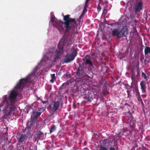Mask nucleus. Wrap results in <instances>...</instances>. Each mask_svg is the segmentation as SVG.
<instances>
[{
  "mask_svg": "<svg viewBox=\"0 0 150 150\" xmlns=\"http://www.w3.org/2000/svg\"><path fill=\"white\" fill-rule=\"evenodd\" d=\"M94 97L93 92L91 91L88 90L86 91L85 94L83 95V98L87 102H90L93 100Z\"/></svg>",
  "mask_w": 150,
  "mask_h": 150,
  "instance_id": "6",
  "label": "nucleus"
},
{
  "mask_svg": "<svg viewBox=\"0 0 150 150\" xmlns=\"http://www.w3.org/2000/svg\"><path fill=\"white\" fill-rule=\"evenodd\" d=\"M56 127L55 125H53L52 126H51L50 129V134H51L52 132L55 131L56 130Z\"/></svg>",
  "mask_w": 150,
  "mask_h": 150,
  "instance_id": "18",
  "label": "nucleus"
},
{
  "mask_svg": "<svg viewBox=\"0 0 150 150\" xmlns=\"http://www.w3.org/2000/svg\"><path fill=\"white\" fill-rule=\"evenodd\" d=\"M59 106V103L58 101H54L51 103L49 106L50 116L54 115V113L57 110Z\"/></svg>",
  "mask_w": 150,
  "mask_h": 150,
  "instance_id": "5",
  "label": "nucleus"
},
{
  "mask_svg": "<svg viewBox=\"0 0 150 150\" xmlns=\"http://www.w3.org/2000/svg\"><path fill=\"white\" fill-rule=\"evenodd\" d=\"M127 29L126 26L123 27L119 31L118 38L123 37L127 34Z\"/></svg>",
  "mask_w": 150,
  "mask_h": 150,
  "instance_id": "11",
  "label": "nucleus"
},
{
  "mask_svg": "<svg viewBox=\"0 0 150 150\" xmlns=\"http://www.w3.org/2000/svg\"><path fill=\"white\" fill-rule=\"evenodd\" d=\"M76 75L78 78L82 79H88L90 76L87 75L84 70V67L79 64L77 71Z\"/></svg>",
  "mask_w": 150,
  "mask_h": 150,
  "instance_id": "3",
  "label": "nucleus"
},
{
  "mask_svg": "<svg viewBox=\"0 0 150 150\" xmlns=\"http://www.w3.org/2000/svg\"><path fill=\"white\" fill-rule=\"evenodd\" d=\"M100 150H108V149L104 146H103L102 145L100 146Z\"/></svg>",
  "mask_w": 150,
  "mask_h": 150,
  "instance_id": "24",
  "label": "nucleus"
},
{
  "mask_svg": "<svg viewBox=\"0 0 150 150\" xmlns=\"http://www.w3.org/2000/svg\"><path fill=\"white\" fill-rule=\"evenodd\" d=\"M83 16H84V14L83 13H82L80 16L79 17V18L80 19H81V18H83Z\"/></svg>",
  "mask_w": 150,
  "mask_h": 150,
  "instance_id": "32",
  "label": "nucleus"
},
{
  "mask_svg": "<svg viewBox=\"0 0 150 150\" xmlns=\"http://www.w3.org/2000/svg\"><path fill=\"white\" fill-rule=\"evenodd\" d=\"M30 131L29 132H28V133H27V136H29V137H30L31 136V135H30Z\"/></svg>",
  "mask_w": 150,
  "mask_h": 150,
  "instance_id": "37",
  "label": "nucleus"
},
{
  "mask_svg": "<svg viewBox=\"0 0 150 150\" xmlns=\"http://www.w3.org/2000/svg\"><path fill=\"white\" fill-rule=\"evenodd\" d=\"M34 75L33 74H29L25 78H23L20 80L19 82L15 86V88L20 89H22L24 87L25 85L27 83H30L33 80Z\"/></svg>",
  "mask_w": 150,
  "mask_h": 150,
  "instance_id": "2",
  "label": "nucleus"
},
{
  "mask_svg": "<svg viewBox=\"0 0 150 150\" xmlns=\"http://www.w3.org/2000/svg\"><path fill=\"white\" fill-rule=\"evenodd\" d=\"M135 146H137V144H136L135 145Z\"/></svg>",
  "mask_w": 150,
  "mask_h": 150,
  "instance_id": "41",
  "label": "nucleus"
},
{
  "mask_svg": "<svg viewBox=\"0 0 150 150\" xmlns=\"http://www.w3.org/2000/svg\"><path fill=\"white\" fill-rule=\"evenodd\" d=\"M142 76L144 79H146L147 76L146 74L143 72H142Z\"/></svg>",
  "mask_w": 150,
  "mask_h": 150,
  "instance_id": "28",
  "label": "nucleus"
},
{
  "mask_svg": "<svg viewBox=\"0 0 150 150\" xmlns=\"http://www.w3.org/2000/svg\"><path fill=\"white\" fill-rule=\"evenodd\" d=\"M73 108L74 109H76V104L75 103H73Z\"/></svg>",
  "mask_w": 150,
  "mask_h": 150,
  "instance_id": "34",
  "label": "nucleus"
},
{
  "mask_svg": "<svg viewBox=\"0 0 150 150\" xmlns=\"http://www.w3.org/2000/svg\"><path fill=\"white\" fill-rule=\"evenodd\" d=\"M18 142H19L22 143L26 140L27 138V136L26 134L20 135L16 137Z\"/></svg>",
  "mask_w": 150,
  "mask_h": 150,
  "instance_id": "12",
  "label": "nucleus"
},
{
  "mask_svg": "<svg viewBox=\"0 0 150 150\" xmlns=\"http://www.w3.org/2000/svg\"><path fill=\"white\" fill-rule=\"evenodd\" d=\"M85 59H86V57L85 58V59L83 58V61H85Z\"/></svg>",
  "mask_w": 150,
  "mask_h": 150,
  "instance_id": "39",
  "label": "nucleus"
},
{
  "mask_svg": "<svg viewBox=\"0 0 150 150\" xmlns=\"http://www.w3.org/2000/svg\"><path fill=\"white\" fill-rule=\"evenodd\" d=\"M148 90L150 92V87H149L148 88Z\"/></svg>",
  "mask_w": 150,
  "mask_h": 150,
  "instance_id": "38",
  "label": "nucleus"
},
{
  "mask_svg": "<svg viewBox=\"0 0 150 150\" xmlns=\"http://www.w3.org/2000/svg\"><path fill=\"white\" fill-rule=\"evenodd\" d=\"M119 29H114L112 31V35L113 36H116L118 38Z\"/></svg>",
  "mask_w": 150,
  "mask_h": 150,
  "instance_id": "14",
  "label": "nucleus"
},
{
  "mask_svg": "<svg viewBox=\"0 0 150 150\" xmlns=\"http://www.w3.org/2000/svg\"><path fill=\"white\" fill-rule=\"evenodd\" d=\"M137 98L139 101H140L141 103H143V102L142 100V99L141 98L140 96L137 97Z\"/></svg>",
  "mask_w": 150,
  "mask_h": 150,
  "instance_id": "27",
  "label": "nucleus"
},
{
  "mask_svg": "<svg viewBox=\"0 0 150 150\" xmlns=\"http://www.w3.org/2000/svg\"><path fill=\"white\" fill-rule=\"evenodd\" d=\"M142 92L145 93L146 92V84L144 81H142L140 83Z\"/></svg>",
  "mask_w": 150,
  "mask_h": 150,
  "instance_id": "13",
  "label": "nucleus"
},
{
  "mask_svg": "<svg viewBox=\"0 0 150 150\" xmlns=\"http://www.w3.org/2000/svg\"><path fill=\"white\" fill-rule=\"evenodd\" d=\"M134 9L135 13L140 12L143 9L142 3L139 2L137 3L134 5Z\"/></svg>",
  "mask_w": 150,
  "mask_h": 150,
  "instance_id": "8",
  "label": "nucleus"
},
{
  "mask_svg": "<svg viewBox=\"0 0 150 150\" xmlns=\"http://www.w3.org/2000/svg\"><path fill=\"white\" fill-rule=\"evenodd\" d=\"M51 76L52 79H55V74H53L51 75Z\"/></svg>",
  "mask_w": 150,
  "mask_h": 150,
  "instance_id": "31",
  "label": "nucleus"
},
{
  "mask_svg": "<svg viewBox=\"0 0 150 150\" xmlns=\"http://www.w3.org/2000/svg\"><path fill=\"white\" fill-rule=\"evenodd\" d=\"M33 104H31V105H29L27 106V112H28L29 111L32 110V112L34 111V110H36V109H34L33 108Z\"/></svg>",
  "mask_w": 150,
  "mask_h": 150,
  "instance_id": "16",
  "label": "nucleus"
},
{
  "mask_svg": "<svg viewBox=\"0 0 150 150\" xmlns=\"http://www.w3.org/2000/svg\"><path fill=\"white\" fill-rule=\"evenodd\" d=\"M34 137L36 139L38 140H41L44 139V134L42 132L38 131L35 134Z\"/></svg>",
  "mask_w": 150,
  "mask_h": 150,
  "instance_id": "9",
  "label": "nucleus"
},
{
  "mask_svg": "<svg viewBox=\"0 0 150 150\" xmlns=\"http://www.w3.org/2000/svg\"><path fill=\"white\" fill-rule=\"evenodd\" d=\"M149 53L150 54V47H145L144 50V53L145 55H147Z\"/></svg>",
  "mask_w": 150,
  "mask_h": 150,
  "instance_id": "17",
  "label": "nucleus"
},
{
  "mask_svg": "<svg viewBox=\"0 0 150 150\" xmlns=\"http://www.w3.org/2000/svg\"><path fill=\"white\" fill-rule=\"evenodd\" d=\"M129 117H130L131 119L129 123L130 127L134 129L136 126V119L134 117L131 113L129 114Z\"/></svg>",
  "mask_w": 150,
  "mask_h": 150,
  "instance_id": "7",
  "label": "nucleus"
},
{
  "mask_svg": "<svg viewBox=\"0 0 150 150\" xmlns=\"http://www.w3.org/2000/svg\"><path fill=\"white\" fill-rule=\"evenodd\" d=\"M125 105L126 106L127 108H128L129 109L132 108V106L127 103H125Z\"/></svg>",
  "mask_w": 150,
  "mask_h": 150,
  "instance_id": "26",
  "label": "nucleus"
},
{
  "mask_svg": "<svg viewBox=\"0 0 150 150\" xmlns=\"http://www.w3.org/2000/svg\"><path fill=\"white\" fill-rule=\"evenodd\" d=\"M117 24L116 23H109V24H108V25H110L111 26H113L114 25H117Z\"/></svg>",
  "mask_w": 150,
  "mask_h": 150,
  "instance_id": "33",
  "label": "nucleus"
},
{
  "mask_svg": "<svg viewBox=\"0 0 150 150\" xmlns=\"http://www.w3.org/2000/svg\"><path fill=\"white\" fill-rule=\"evenodd\" d=\"M105 39L108 42H110L112 40V38L111 37L109 36L106 37L105 38Z\"/></svg>",
  "mask_w": 150,
  "mask_h": 150,
  "instance_id": "22",
  "label": "nucleus"
},
{
  "mask_svg": "<svg viewBox=\"0 0 150 150\" xmlns=\"http://www.w3.org/2000/svg\"><path fill=\"white\" fill-rule=\"evenodd\" d=\"M18 150H24V145H22L21 146L18 148Z\"/></svg>",
  "mask_w": 150,
  "mask_h": 150,
  "instance_id": "29",
  "label": "nucleus"
},
{
  "mask_svg": "<svg viewBox=\"0 0 150 150\" xmlns=\"http://www.w3.org/2000/svg\"><path fill=\"white\" fill-rule=\"evenodd\" d=\"M85 64H88L90 67H93V65L91 61L88 59H86L85 62Z\"/></svg>",
  "mask_w": 150,
  "mask_h": 150,
  "instance_id": "15",
  "label": "nucleus"
},
{
  "mask_svg": "<svg viewBox=\"0 0 150 150\" xmlns=\"http://www.w3.org/2000/svg\"><path fill=\"white\" fill-rule=\"evenodd\" d=\"M100 1H99L98 7H97V9L98 11H99L101 10V7L100 6Z\"/></svg>",
  "mask_w": 150,
  "mask_h": 150,
  "instance_id": "25",
  "label": "nucleus"
},
{
  "mask_svg": "<svg viewBox=\"0 0 150 150\" xmlns=\"http://www.w3.org/2000/svg\"><path fill=\"white\" fill-rule=\"evenodd\" d=\"M87 56H88V55H86V57Z\"/></svg>",
  "mask_w": 150,
  "mask_h": 150,
  "instance_id": "42",
  "label": "nucleus"
},
{
  "mask_svg": "<svg viewBox=\"0 0 150 150\" xmlns=\"http://www.w3.org/2000/svg\"><path fill=\"white\" fill-rule=\"evenodd\" d=\"M55 79H51L50 80V82L52 83H53L54 82V80H55Z\"/></svg>",
  "mask_w": 150,
  "mask_h": 150,
  "instance_id": "35",
  "label": "nucleus"
},
{
  "mask_svg": "<svg viewBox=\"0 0 150 150\" xmlns=\"http://www.w3.org/2000/svg\"><path fill=\"white\" fill-rule=\"evenodd\" d=\"M77 50L76 49L73 48L69 54L67 53L64 58L63 62L68 63L73 61L77 55Z\"/></svg>",
  "mask_w": 150,
  "mask_h": 150,
  "instance_id": "4",
  "label": "nucleus"
},
{
  "mask_svg": "<svg viewBox=\"0 0 150 150\" xmlns=\"http://www.w3.org/2000/svg\"><path fill=\"white\" fill-rule=\"evenodd\" d=\"M135 92L136 93V95L137 98L140 96V93L138 89L137 88L135 89Z\"/></svg>",
  "mask_w": 150,
  "mask_h": 150,
  "instance_id": "23",
  "label": "nucleus"
},
{
  "mask_svg": "<svg viewBox=\"0 0 150 150\" xmlns=\"http://www.w3.org/2000/svg\"><path fill=\"white\" fill-rule=\"evenodd\" d=\"M34 110V111L31 112V113L32 114V115L31 116V117L32 120L34 121H36L38 117L40 116L42 112H38L37 111H35Z\"/></svg>",
  "mask_w": 150,
  "mask_h": 150,
  "instance_id": "10",
  "label": "nucleus"
},
{
  "mask_svg": "<svg viewBox=\"0 0 150 150\" xmlns=\"http://www.w3.org/2000/svg\"><path fill=\"white\" fill-rule=\"evenodd\" d=\"M69 84V82L68 81H67L66 82L64 83L61 86L60 88L61 89H63L66 86H67Z\"/></svg>",
  "mask_w": 150,
  "mask_h": 150,
  "instance_id": "20",
  "label": "nucleus"
},
{
  "mask_svg": "<svg viewBox=\"0 0 150 150\" xmlns=\"http://www.w3.org/2000/svg\"><path fill=\"white\" fill-rule=\"evenodd\" d=\"M94 135H95V136L96 135H97V134H95V133H94Z\"/></svg>",
  "mask_w": 150,
  "mask_h": 150,
  "instance_id": "40",
  "label": "nucleus"
},
{
  "mask_svg": "<svg viewBox=\"0 0 150 150\" xmlns=\"http://www.w3.org/2000/svg\"><path fill=\"white\" fill-rule=\"evenodd\" d=\"M124 133V130L121 129L118 132V133L115 136L116 137H121L123 135Z\"/></svg>",
  "mask_w": 150,
  "mask_h": 150,
  "instance_id": "19",
  "label": "nucleus"
},
{
  "mask_svg": "<svg viewBox=\"0 0 150 150\" xmlns=\"http://www.w3.org/2000/svg\"><path fill=\"white\" fill-rule=\"evenodd\" d=\"M109 150H115V149L114 147H110V148Z\"/></svg>",
  "mask_w": 150,
  "mask_h": 150,
  "instance_id": "36",
  "label": "nucleus"
},
{
  "mask_svg": "<svg viewBox=\"0 0 150 150\" xmlns=\"http://www.w3.org/2000/svg\"><path fill=\"white\" fill-rule=\"evenodd\" d=\"M109 142L108 140V139H105L102 141V143L103 146H106L107 144H108Z\"/></svg>",
  "mask_w": 150,
  "mask_h": 150,
  "instance_id": "21",
  "label": "nucleus"
},
{
  "mask_svg": "<svg viewBox=\"0 0 150 150\" xmlns=\"http://www.w3.org/2000/svg\"><path fill=\"white\" fill-rule=\"evenodd\" d=\"M89 0H86V1L85 2V7L86 8H87L88 7V5H87V3L88 2Z\"/></svg>",
  "mask_w": 150,
  "mask_h": 150,
  "instance_id": "30",
  "label": "nucleus"
},
{
  "mask_svg": "<svg viewBox=\"0 0 150 150\" xmlns=\"http://www.w3.org/2000/svg\"><path fill=\"white\" fill-rule=\"evenodd\" d=\"M70 15H64V21H56L55 18H52L51 21L54 26L58 31L63 32L65 31L69 34L63 37L59 41L57 50H56V56L55 61L58 59L59 57L64 53L67 52L70 49V46L74 42L72 39V35L76 33V29L77 26V21L75 19L70 17Z\"/></svg>",
  "mask_w": 150,
  "mask_h": 150,
  "instance_id": "1",
  "label": "nucleus"
}]
</instances>
